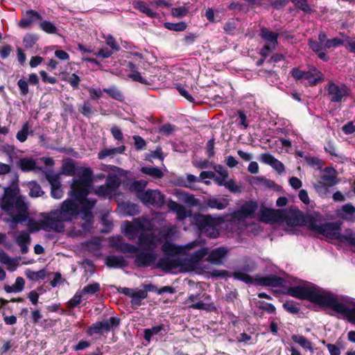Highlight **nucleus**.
<instances>
[{
	"label": "nucleus",
	"mask_w": 355,
	"mask_h": 355,
	"mask_svg": "<svg viewBox=\"0 0 355 355\" xmlns=\"http://www.w3.org/2000/svg\"><path fill=\"white\" fill-rule=\"evenodd\" d=\"M80 214L78 204L71 198H67L58 209L49 213H43L42 216L44 220L41 223L43 227L46 226L56 232H63L65 229L64 223L71 222L76 219Z\"/></svg>",
	"instance_id": "nucleus-1"
},
{
	"label": "nucleus",
	"mask_w": 355,
	"mask_h": 355,
	"mask_svg": "<svg viewBox=\"0 0 355 355\" xmlns=\"http://www.w3.org/2000/svg\"><path fill=\"white\" fill-rule=\"evenodd\" d=\"M1 208L8 213L15 224L23 223L28 218V207L23 196L16 197L15 191L10 187L5 189Z\"/></svg>",
	"instance_id": "nucleus-2"
},
{
	"label": "nucleus",
	"mask_w": 355,
	"mask_h": 355,
	"mask_svg": "<svg viewBox=\"0 0 355 355\" xmlns=\"http://www.w3.org/2000/svg\"><path fill=\"white\" fill-rule=\"evenodd\" d=\"M286 295L299 300H306L314 304L325 307L331 292H321L315 286L298 285L286 288Z\"/></svg>",
	"instance_id": "nucleus-3"
},
{
	"label": "nucleus",
	"mask_w": 355,
	"mask_h": 355,
	"mask_svg": "<svg viewBox=\"0 0 355 355\" xmlns=\"http://www.w3.org/2000/svg\"><path fill=\"white\" fill-rule=\"evenodd\" d=\"M82 172L78 174V178L73 179L71 190L69 192L71 198L78 201L87 197L93 189V171L89 168H82Z\"/></svg>",
	"instance_id": "nucleus-4"
},
{
	"label": "nucleus",
	"mask_w": 355,
	"mask_h": 355,
	"mask_svg": "<svg viewBox=\"0 0 355 355\" xmlns=\"http://www.w3.org/2000/svg\"><path fill=\"white\" fill-rule=\"evenodd\" d=\"M223 222V217L214 218L211 215L201 214H197L193 216V223L199 231L212 239H216L219 236L217 226Z\"/></svg>",
	"instance_id": "nucleus-5"
},
{
	"label": "nucleus",
	"mask_w": 355,
	"mask_h": 355,
	"mask_svg": "<svg viewBox=\"0 0 355 355\" xmlns=\"http://www.w3.org/2000/svg\"><path fill=\"white\" fill-rule=\"evenodd\" d=\"M311 231L317 232L325 237L338 240L341 232L340 223L338 222H326L321 223V215L315 214L314 221L310 229Z\"/></svg>",
	"instance_id": "nucleus-6"
},
{
	"label": "nucleus",
	"mask_w": 355,
	"mask_h": 355,
	"mask_svg": "<svg viewBox=\"0 0 355 355\" xmlns=\"http://www.w3.org/2000/svg\"><path fill=\"white\" fill-rule=\"evenodd\" d=\"M284 216L282 222L285 221L288 226H306L309 230L315 218V214H304L297 208L289 211L284 209Z\"/></svg>",
	"instance_id": "nucleus-7"
},
{
	"label": "nucleus",
	"mask_w": 355,
	"mask_h": 355,
	"mask_svg": "<svg viewBox=\"0 0 355 355\" xmlns=\"http://www.w3.org/2000/svg\"><path fill=\"white\" fill-rule=\"evenodd\" d=\"M336 313H340L345 319L352 324H355V306L349 308L346 304L340 302L337 297L331 293L326 306Z\"/></svg>",
	"instance_id": "nucleus-8"
},
{
	"label": "nucleus",
	"mask_w": 355,
	"mask_h": 355,
	"mask_svg": "<svg viewBox=\"0 0 355 355\" xmlns=\"http://www.w3.org/2000/svg\"><path fill=\"white\" fill-rule=\"evenodd\" d=\"M120 318L116 317H111L109 320L98 321L88 327L87 334L89 336H92L95 334H102L103 331L107 333L110 331L111 329L117 327L120 324Z\"/></svg>",
	"instance_id": "nucleus-9"
},
{
	"label": "nucleus",
	"mask_w": 355,
	"mask_h": 355,
	"mask_svg": "<svg viewBox=\"0 0 355 355\" xmlns=\"http://www.w3.org/2000/svg\"><path fill=\"white\" fill-rule=\"evenodd\" d=\"M284 216V209H274L261 205L259 210V220L272 225L282 223Z\"/></svg>",
	"instance_id": "nucleus-10"
},
{
	"label": "nucleus",
	"mask_w": 355,
	"mask_h": 355,
	"mask_svg": "<svg viewBox=\"0 0 355 355\" xmlns=\"http://www.w3.org/2000/svg\"><path fill=\"white\" fill-rule=\"evenodd\" d=\"M327 92L331 102L341 103L349 95L350 89L345 84L338 85L331 82L328 84Z\"/></svg>",
	"instance_id": "nucleus-11"
},
{
	"label": "nucleus",
	"mask_w": 355,
	"mask_h": 355,
	"mask_svg": "<svg viewBox=\"0 0 355 355\" xmlns=\"http://www.w3.org/2000/svg\"><path fill=\"white\" fill-rule=\"evenodd\" d=\"M140 200L145 205L161 207L165 203V196L158 190L147 189L141 193Z\"/></svg>",
	"instance_id": "nucleus-12"
},
{
	"label": "nucleus",
	"mask_w": 355,
	"mask_h": 355,
	"mask_svg": "<svg viewBox=\"0 0 355 355\" xmlns=\"http://www.w3.org/2000/svg\"><path fill=\"white\" fill-rule=\"evenodd\" d=\"M258 203L254 200L245 201L240 209L234 212V217L238 219L254 218L258 209Z\"/></svg>",
	"instance_id": "nucleus-13"
},
{
	"label": "nucleus",
	"mask_w": 355,
	"mask_h": 355,
	"mask_svg": "<svg viewBox=\"0 0 355 355\" xmlns=\"http://www.w3.org/2000/svg\"><path fill=\"white\" fill-rule=\"evenodd\" d=\"M182 264V260L179 257L164 256L157 261L156 267L164 272L168 273Z\"/></svg>",
	"instance_id": "nucleus-14"
},
{
	"label": "nucleus",
	"mask_w": 355,
	"mask_h": 355,
	"mask_svg": "<svg viewBox=\"0 0 355 355\" xmlns=\"http://www.w3.org/2000/svg\"><path fill=\"white\" fill-rule=\"evenodd\" d=\"M286 280L276 275H269L254 278V284L262 286L282 287Z\"/></svg>",
	"instance_id": "nucleus-15"
},
{
	"label": "nucleus",
	"mask_w": 355,
	"mask_h": 355,
	"mask_svg": "<svg viewBox=\"0 0 355 355\" xmlns=\"http://www.w3.org/2000/svg\"><path fill=\"white\" fill-rule=\"evenodd\" d=\"M135 254V264L139 268H148L156 260V255L153 252H139V250Z\"/></svg>",
	"instance_id": "nucleus-16"
},
{
	"label": "nucleus",
	"mask_w": 355,
	"mask_h": 355,
	"mask_svg": "<svg viewBox=\"0 0 355 355\" xmlns=\"http://www.w3.org/2000/svg\"><path fill=\"white\" fill-rule=\"evenodd\" d=\"M42 15L35 10H28L26 11L25 16L18 22V26L21 28H27L30 27L32 24L36 21H42Z\"/></svg>",
	"instance_id": "nucleus-17"
},
{
	"label": "nucleus",
	"mask_w": 355,
	"mask_h": 355,
	"mask_svg": "<svg viewBox=\"0 0 355 355\" xmlns=\"http://www.w3.org/2000/svg\"><path fill=\"white\" fill-rule=\"evenodd\" d=\"M157 241L156 236L153 234H141L138 238V244L146 250H153L156 247Z\"/></svg>",
	"instance_id": "nucleus-18"
},
{
	"label": "nucleus",
	"mask_w": 355,
	"mask_h": 355,
	"mask_svg": "<svg viewBox=\"0 0 355 355\" xmlns=\"http://www.w3.org/2000/svg\"><path fill=\"white\" fill-rule=\"evenodd\" d=\"M261 37L266 42L267 45L276 48L278 44L279 33L270 31L268 28L261 27L260 29Z\"/></svg>",
	"instance_id": "nucleus-19"
},
{
	"label": "nucleus",
	"mask_w": 355,
	"mask_h": 355,
	"mask_svg": "<svg viewBox=\"0 0 355 355\" xmlns=\"http://www.w3.org/2000/svg\"><path fill=\"white\" fill-rule=\"evenodd\" d=\"M227 252L228 250L224 247L216 248L209 253L207 260L213 264H220Z\"/></svg>",
	"instance_id": "nucleus-20"
},
{
	"label": "nucleus",
	"mask_w": 355,
	"mask_h": 355,
	"mask_svg": "<svg viewBox=\"0 0 355 355\" xmlns=\"http://www.w3.org/2000/svg\"><path fill=\"white\" fill-rule=\"evenodd\" d=\"M168 207L171 211L176 214L177 218L179 220H184L190 214V212L187 211V209L183 205L178 203L172 199L168 200Z\"/></svg>",
	"instance_id": "nucleus-21"
},
{
	"label": "nucleus",
	"mask_w": 355,
	"mask_h": 355,
	"mask_svg": "<svg viewBox=\"0 0 355 355\" xmlns=\"http://www.w3.org/2000/svg\"><path fill=\"white\" fill-rule=\"evenodd\" d=\"M312 71H306L304 80H306L310 85L315 86L324 80L323 73L317 68L313 67Z\"/></svg>",
	"instance_id": "nucleus-22"
},
{
	"label": "nucleus",
	"mask_w": 355,
	"mask_h": 355,
	"mask_svg": "<svg viewBox=\"0 0 355 355\" xmlns=\"http://www.w3.org/2000/svg\"><path fill=\"white\" fill-rule=\"evenodd\" d=\"M320 178L330 187H333L338 182L336 171L332 167H326Z\"/></svg>",
	"instance_id": "nucleus-23"
},
{
	"label": "nucleus",
	"mask_w": 355,
	"mask_h": 355,
	"mask_svg": "<svg viewBox=\"0 0 355 355\" xmlns=\"http://www.w3.org/2000/svg\"><path fill=\"white\" fill-rule=\"evenodd\" d=\"M105 264L109 268H122L128 263L122 256L110 255L105 258Z\"/></svg>",
	"instance_id": "nucleus-24"
},
{
	"label": "nucleus",
	"mask_w": 355,
	"mask_h": 355,
	"mask_svg": "<svg viewBox=\"0 0 355 355\" xmlns=\"http://www.w3.org/2000/svg\"><path fill=\"white\" fill-rule=\"evenodd\" d=\"M205 204L211 209L222 210L229 205V200L227 198H209L205 201Z\"/></svg>",
	"instance_id": "nucleus-25"
},
{
	"label": "nucleus",
	"mask_w": 355,
	"mask_h": 355,
	"mask_svg": "<svg viewBox=\"0 0 355 355\" xmlns=\"http://www.w3.org/2000/svg\"><path fill=\"white\" fill-rule=\"evenodd\" d=\"M133 7L141 12L146 14L149 17L155 18L158 15V14L153 12L144 1H135L133 3Z\"/></svg>",
	"instance_id": "nucleus-26"
},
{
	"label": "nucleus",
	"mask_w": 355,
	"mask_h": 355,
	"mask_svg": "<svg viewBox=\"0 0 355 355\" xmlns=\"http://www.w3.org/2000/svg\"><path fill=\"white\" fill-rule=\"evenodd\" d=\"M162 251L165 256L175 257L180 253V248L172 242L166 241L162 246Z\"/></svg>",
	"instance_id": "nucleus-27"
},
{
	"label": "nucleus",
	"mask_w": 355,
	"mask_h": 355,
	"mask_svg": "<svg viewBox=\"0 0 355 355\" xmlns=\"http://www.w3.org/2000/svg\"><path fill=\"white\" fill-rule=\"evenodd\" d=\"M147 297L146 291L141 290H135L132 297L130 303L135 309L138 308L142 304V300Z\"/></svg>",
	"instance_id": "nucleus-28"
},
{
	"label": "nucleus",
	"mask_w": 355,
	"mask_h": 355,
	"mask_svg": "<svg viewBox=\"0 0 355 355\" xmlns=\"http://www.w3.org/2000/svg\"><path fill=\"white\" fill-rule=\"evenodd\" d=\"M140 171L155 179H160L164 175L162 171L157 166H143L141 168Z\"/></svg>",
	"instance_id": "nucleus-29"
},
{
	"label": "nucleus",
	"mask_w": 355,
	"mask_h": 355,
	"mask_svg": "<svg viewBox=\"0 0 355 355\" xmlns=\"http://www.w3.org/2000/svg\"><path fill=\"white\" fill-rule=\"evenodd\" d=\"M19 166L22 171L28 172L37 168L36 162L32 158H21L19 161Z\"/></svg>",
	"instance_id": "nucleus-30"
},
{
	"label": "nucleus",
	"mask_w": 355,
	"mask_h": 355,
	"mask_svg": "<svg viewBox=\"0 0 355 355\" xmlns=\"http://www.w3.org/2000/svg\"><path fill=\"white\" fill-rule=\"evenodd\" d=\"M291 340L305 349H312V343L302 335L293 334Z\"/></svg>",
	"instance_id": "nucleus-31"
},
{
	"label": "nucleus",
	"mask_w": 355,
	"mask_h": 355,
	"mask_svg": "<svg viewBox=\"0 0 355 355\" xmlns=\"http://www.w3.org/2000/svg\"><path fill=\"white\" fill-rule=\"evenodd\" d=\"M188 307L192 309L205 310L207 311H215L216 310V307L214 302L204 303L200 301L196 303H193L189 305Z\"/></svg>",
	"instance_id": "nucleus-32"
},
{
	"label": "nucleus",
	"mask_w": 355,
	"mask_h": 355,
	"mask_svg": "<svg viewBox=\"0 0 355 355\" xmlns=\"http://www.w3.org/2000/svg\"><path fill=\"white\" fill-rule=\"evenodd\" d=\"M116 250H119L123 253H131L135 254L138 252L139 248L128 243L121 242L118 244L114 245Z\"/></svg>",
	"instance_id": "nucleus-33"
},
{
	"label": "nucleus",
	"mask_w": 355,
	"mask_h": 355,
	"mask_svg": "<svg viewBox=\"0 0 355 355\" xmlns=\"http://www.w3.org/2000/svg\"><path fill=\"white\" fill-rule=\"evenodd\" d=\"M355 233L353 230L347 229L344 234L340 233V237L338 239L341 243L347 242L352 246H355Z\"/></svg>",
	"instance_id": "nucleus-34"
},
{
	"label": "nucleus",
	"mask_w": 355,
	"mask_h": 355,
	"mask_svg": "<svg viewBox=\"0 0 355 355\" xmlns=\"http://www.w3.org/2000/svg\"><path fill=\"white\" fill-rule=\"evenodd\" d=\"M313 187L320 197L324 198L327 196L331 187L323 181H318L313 184Z\"/></svg>",
	"instance_id": "nucleus-35"
},
{
	"label": "nucleus",
	"mask_w": 355,
	"mask_h": 355,
	"mask_svg": "<svg viewBox=\"0 0 355 355\" xmlns=\"http://www.w3.org/2000/svg\"><path fill=\"white\" fill-rule=\"evenodd\" d=\"M28 186L30 189L29 196L31 197L37 198L44 194L40 185L36 181L29 182Z\"/></svg>",
	"instance_id": "nucleus-36"
},
{
	"label": "nucleus",
	"mask_w": 355,
	"mask_h": 355,
	"mask_svg": "<svg viewBox=\"0 0 355 355\" xmlns=\"http://www.w3.org/2000/svg\"><path fill=\"white\" fill-rule=\"evenodd\" d=\"M292 2L295 8L303 11L306 14H311L313 12V10L308 3V0H289Z\"/></svg>",
	"instance_id": "nucleus-37"
},
{
	"label": "nucleus",
	"mask_w": 355,
	"mask_h": 355,
	"mask_svg": "<svg viewBox=\"0 0 355 355\" xmlns=\"http://www.w3.org/2000/svg\"><path fill=\"white\" fill-rule=\"evenodd\" d=\"M164 27L169 31L182 32L186 30L187 24L184 21L178 23L165 22L164 23Z\"/></svg>",
	"instance_id": "nucleus-38"
},
{
	"label": "nucleus",
	"mask_w": 355,
	"mask_h": 355,
	"mask_svg": "<svg viewBox=\"0 0 355 355\" xmlns=\"http://www.w3.org/2000/svg\"><path fill=\"white\" fill-rule=\"evenodd\" d=\"M283 309L288 313L293 315L298 314L300 309L297 306V303L292 300H286L282 305Z\"/></svg>",
	"instance_id": "nucleus-39"
},
{
	"label": "nucleus",
	"mask_w": 355,
	"mask_h": 355,
	"mask_svg": "<svg viewBox=\"0 0 355 355\" xmlns=\"http://www.w3.org/2000/svg\"><path fill=\"white\" fill-rule=\"evenodd\" d=\"M97 200L94 198H88L87 197H85L79 200L76 201V202L79 205H81L82 209L89 210L92 211L94 207L96 206Z\"/></svg>",
	"instance_id": "nucleus-40"
},
{
	"label": "nucleus",
	"mask_w": 355,
	"mask_h": 355,
	"mask_svg": "<svg viewBox=\"0 0 355 355\" xmlns=\"http://www.w3.org/2000/svg\"><path fill=\"white\" fill-rule=\"evenodd\" d=\"M147 185V182L144 180H135L132 184V189L136 191L137 197L140 200L141 195L142 193H144L146 190H144L145 187Z\"/></svg>",
	"instance_id": "nucleus-41"
},
{
	"label": "nucleus",
	"mask_w": 355,
	"mask_h": 355,
	"mask_svg": "<svg viewBox=\"0 0 355 355\" xmlns=\"http://www.w3.org/2000/svg\"><path fill=\"white\" fill-rule=\"evenodd\" d=\"M26 275L27 278L32 281H38L40 279H44L46 275V273L44 269H42L37 272H34L28 269L26 271Z\"/></svg>",
	"instance_id": "nucleus-42"
},
{
	"label": "nucleus",
	"mask_w": 355,
	"mask_h": 355,
	"mask_svg": "<svg viewBox=\"0 0 355 355\" xmlns=\"http://www.w3.org/2000/svg\"><path fill=\"white\" fill-rule=\"evenodd\" d=\"M103 92L107 93L111 98L119 101H123L124 96L123 94L115 87H112L109 88H104Z\"/></svg>",
	"instance_id": "nucleus-43"
},
{
	"label": "nucleus",
	"mask_w": 355,
	"mask_h": 355,
	"mask_svg": "<svg viewBox=\"0 0 355 355\" xmlns=\"http://www.w3.org/2000/svg\"><path fill=\"white\" fill-rule=\"evenodd\" d=\"M78 111L87 118H90L94 112L89 101H86L83 105H79Z\"/></svg>",
	"instance_id": "nucleus-44"
},
{
	"label": "nucleus",
	"mask_w": 355,
	"mask_h": 355,
	"mask_svg": "<svg viewBox=\"0 0 355 355\" xmlns=\"http://www.w3.org/2000/svg\"><path fill=\"white\" fill-rule=\"evenodd\" d=\"M233 277L235 279L243 282L248 284H252L254 283V279H253L252 276L242 271L234 272L233 274Z\"/></svg>",
	"instance_id": "nucleus-45"
},
{
	"label": "nucleus",
	"mask_w": 355,
	"mask_h": 355,
	"mask_svg": "<svg viewBox=\"0 0 355 355\" xmlns=\"http://www.w3.org/2000/svg\"><path fill=\"white\" fill-rule=\"evenodd\" d=\"M62 171L64 175L73 176L75 175L76 166L71 160H69L62 164Z\"/></svg>",
	"instance_id": "nucleus-46"
},
{
	"label": "nucleus",
	"mask_w": 355,
	"mask_h": 355,
	"mask_svg": "<svg viewBox=\"0 0 355 355\" xmlns=\"http://www.w3.org/2000/svg\"><path fill=\"white\" fill-rule=\"evenodd\" d=\"M40 21V27L43 31L48 34L55 33L57 28L52 22L47 20Z\"/></svg>",
	"instance_id": "nucleus-47"
},
{
	"label": "nucleus",
	"mask_w": 355,
	"mask_h": 355,
	"mask_svg": "<svg viewBox=\"0 0 355 355\" xmlns=\"http://www.w3.org/2000/svg\"><path fill=\"white\" fill-rule=\"evenodd\" d=\"M38 40V37L35 34L28 33L23 38V43L26 49L32 48L36 42Z\"/></svg>",
	"instance_id": "nucleus-48"
},
{
	"label": "nucleus",
	"mask_w": 355,
	"mask_h": 355,
	"mask_svg": "<svg viewBox=\"0 0 355 355\" xmlns=\"http://www.w3.org/2000/svg\"><path fill=\"white\" fill-rule=\"evenodd\" d=\"M27 220H28L27 226H28L29 232L31 233H34V232H38L40 229H43L44 230H46L47 227L44 226L43 228V226H42L41 222L40 223H38L33 218H31L29 217L28 218Z\"/></svg>",
	"instance_id": "nucleus-49"
},
{
	"label": "nucleus",
	"mask_w": 355,
	"mask_h": 355,
	"mask_svg": "<svg viewBox=\"0 0 355 355\" xmlns=\"http://www.w3.org/2000/svg\"><path fill=\"white\" fill-rule=\"evenodd\" d=\"M105 185L113 193L119 187L120 182L116 176L107 177Z\"/></svg>",
	"instance_id": "nucleus-50"
},
{
	"label": "nucleus",
	"mask_w": 355,
	"mask_h": 355,
	"mask_svg": "<svg viewBox=\"0 0 355 355\" xmlns=\"http://www.w3.org/2000/svg\"><path fill=\"white\" fill-rule=\"evenodd\" d=\"M224 187L233 193H241L242 192L241 187L237 185L233 179L226 181Z\"/></svg>",
	"instance_id": "nucleus-51"
},
{
	"label": "nucleus",
	"mask_w": 355,
	"mask_h": 355,
	"mask_svg": "<svg viewBox=\"0 0 355 355\" xmlns=\"http://www.w3.org/2000/svg\"><path fill=\"white\" fill-rule=\"evenodd\" d=\"M31 238L30 234L26 231H21L16 238V242L18 245L28 244L31 242Z\"/></svg>",
	"instance_id": "nucleus-52"
},
{
	"label": "nucleus",
	"mask_w": 355,
	"mask_h": 355,
	"mask_svg": "<svg viewBox=\"0 0 355 355\" xmlns=\"http://www.w3.org/2000/svg\"><path fill=\"white\" fill-rule=\"evenodd\" d=\"M344 44V40L340 39L338 37H334L332 39H328V40L325 41L324 43V49H329L331 48H336L338 46H342Z\"/></svg>",
	"instance_id": "nucleus-53"
},
{
	"label": "nucleus",
	"mask_w": 355,
	"mask_h": 355,
	"mask_svg": "<svg viewBox=\"0 0 355 355\" xmlns=\"http://www.w3.org/2000/svg\"><path fill=\"white\" fill-rule=\"evenodd\" d=\"M80 218L86 222L87 224L91 225L94 222V214L92 211L80 209Z\"/></svg>",
	"instance_id": "nucleus-54"
},
{
	"label": "nucleus",
	"mask_w": 355,
	"mask_h": 355,
	"mask_svg": "<svg viewBox=\"0 0 355 355\" xmlns=\"http://www.w3.org/2000/svg\"><path fill=\"white\" fill-rule=\"evenodd\" d=\"M100 284L97 282L87 284L83 289V293L86 294L94 295L100 291Z\"/></svg>",
	"instance_id": "nucleus-55"
},
{
	"label": "nucleus",
	"mask_w": 355,
	"mask_h": 355,
	"mask_svg": "<svg viewBox=\"0 0 355 355\" xmlns=\"http://www.w3.org/2000/svg\"><path fill=\"white\" fill-rule=\"evenodd\" d=\"M28 125L27 123L23 125L21 129L17 132L16 137L20 142H24L28 137Z\"/></svg>",
	"instance_id": "nucleus-56"
},
{
	"label": "nucleus",
	"mask_w": 355,
	"mask_h": 355,
	"mask_svg": "<svg viewBox=\"0 0 355 355\" xmlns=\"http://www.w3.org/2000/svg\"><path fill=\"white\" fill-rule=\"evenodd\" d=\"M125 212L128 216H133L139 213V207L134 203H128L125 206Z\"/></svg>",
	"instance_id": "nucleus-57"
},
{
	"label": "nucleus",
	"mask_w": 355,
	"mask_h": 355,
	"mask_svg": "<svg viewBox=\"0 0 355 355\" xmlns=\"http://www.w3.org/2000/svg\"><path fill=\"white\" fill-rule=\"evenodd\" d=\"M110 190L105 184L101 185L95 191V194L101 198L110 197L112 193Z\"/></svg>",
	"instance_id": "nucleus-58"
},
{
	"label": "nucleus",
	"mask_w": 355,
	"mask_h": 355,
	"mask_svg": "<svg viewBox=\"0 0 355 355\" xmlns=\"http://www.w3.org/2000/svg\"><path fill=\"white\" fill-rule=\"evenodd\" d=\"M207 254H208V249L207 248H201L196 250L192 255V259L196 261H201Z\"/></svg>",
	"instance_id": "nucleus-59"
},
{
	"label": "nucleus",
	"mask_w": 355,
	"mask_h": 355,
	"mask_svg": "<svg viewBox=\"0 0 355 355\" xmlns=\"http://www.w3.org/2000/svg\"><path fill=\"white\" fill-rule=\"evenodd\" d=\"M268 4L275 10L284 8L288 3V0H266Z\"/></svg>",
	"instance_id": "nucleus-60"
},
{
	"label": "nucleus",
	"mask_w": 355,
	"mask_h": 355,
	"mask_svg": "<svg viewBox=\"0 0 355 355\" xmlns=\"http://www.w3.org/2000/svg\"><path fill=\"white\" fill-rule=\"evenodd\" d=\"M260 304L258 306V309L259 310H262L263 311H266L268 313H276V308L275 306L271 304V303H267L265 302H260Z\"/></svg>",
	"instance_id": "nucleus-61"
},
{
	"label": "nucleus",
	"mask_w": 355,
	"mask_h": 355,
	"mask_svg": "<svg viewBox=\"0 0 355 355\" xmlns=\"http://www.w3.org/2000/svg\"><path fill=\"white\" fill-rule=\"evenodd\" d=\"M189 12V9L185 6L174 8L172 9V15L178 18H182L186 16Z\"/></svg>",
	"instance_id": "nucleus-62"
},
{
	"label": "nucleus",
	"mask_w": 355,
	"mask_h": 355,
	"mask_svg": "<svg viewBox=\"0 0 355 355\" xmlns=\"http://www.w3.org/2000/svg\"><path fill=\"white\" fill-rule=\"evenodd\" d=\"M12 51V46L8 44H3L0 46V57L5 60L8 58Z\"/></svg>",
	"instance_id": "nucleus-63"
},
{
	"label": "nucleus",
	"mask_w": 355,
	"mask_h": 355,
	"mask_svg": "<svg viewBox=\"0 0 355 355\" xmlns=\"http://www.w3.org/2000/svg\"><path fill=\"white\" fill-rule=\"evenodd\" d=\"M46 179L48 180L49 184H51V188L61 186L60 182V176L58 174L51 175L49 173L46 174Z\"/></svg>",
	"instance_id": "nucleus-64"
}]
</instances>
